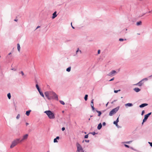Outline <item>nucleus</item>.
Listing matches in <instances>:
<instances>
[{"mask_svg": "<svg viewBox=\"0 0 152 152\" xmlns=\"http://www.w3.org/2000/svg\"><path fill=\"white\" fill-rule=\"evenodd\" d=\"M88 95L87 94H86L84 97V99L85 101H87L88 99Z\"/></svg>", "mask_w": 152, "mask_h": 152, "instance_id": "nucleus-19", "label": "nucleus"}, {"mask_svg": "<svg viewBox=\"0 0 152 152\" xmlns=\"http://www.w3.org/2000/svg\"><path fill=\"white\" fill-rule=\"evenodd\" d=\"M40 94L43 97H44V95L42 91H40L39 92Z\"/></svg>", "mask_w": 152, "mask_h": 152, "instance_id": "nucleus-22", "label": "nucleus"}, {"mask_svg": "<svg viewBox=\"0 0 152 152\" xmlns=\"http://www.w3.org/2000/svg\"><path fill=\"white\" fill-rule=\"evenodd\" d=\"M79 51H80V53H81V50H80Z\"/></svg>", "mask_w": 152, "mask_h": 152, "instance_id": "nucleus-57", "label": "nucleus"}, {"mask_svg": "<svg viewBox=\"0 0 152 152\" xmlns=\"http://www.w3.org/2000/svg\"><path fill=\"white\" fill-rule=\"evenodd\" d=\"M64 112V111H63L62 112L63 113Z\"/></svg>", "mask_w": 152, "mask_h": 152, "instance_id": "nucleus-61", "label": "nucleus"}, {"mask_svg": "<svg viewBox=\"0 0 152 152\" xmlns=\"http://www.w3.org/2000/svg\"><path fill=\"white\" fill-rule=\"evenodd\" d=\"M116 73L115 71L113 70L111 72H110L108 74V75L110 76H113L114 74H115Z\"/></svg>", "mask_w": 152, "mask_h": 152, "instance_id": "nucleus-8", "label": "nucleus"}, {"mask_svg": "<svg viewBox=\"0 0 152 152\" xmlns=\"http://www.w3.org/2000/svg\"><path fill=\"white\" fill-rule=\"evenodd\" d=\"M119 40L120 41H122L124 40V39L122 38H120L119 39Z\"/></svg>", "mask_w": 152, "mask_h": 152, "instance_id": "nucleus-39", "label": "nucleus"}, {"mask_svg": "<svg viewBox=\"0 0 152 152\" xmlns=\"http://www.w3.org/2000/svg\"><path fill=\"white\" fill-rule=\"evenodd\" d=\"M147 80V78L144 79L139 82L137 83V84L138 86H142V85H144V83H145Z\"/></svg>", "mask_w": 152, "mask_h": 152, "instance_id": "nucleus-6", "label": "nucleus"}, {"mask_svg": "<svg viewBox=\"0 0 152 152\" xmlns=\"http://www.w3.org/2000/svg\"><path fill=\"white\" fill-rule=\"evenodd\" d=\"M148 105V104H147L143 103V104H141L139 106V107L140 108H142V107H144Z\"/></svg>", "mask_w": 152, "mask_h": 152, "instance_id": "nucleus-10", "label": "nucleus"}, {"mask_svg": "<svg viewBox=\"0 0 152 152\" xmlns=\"http://www.w3.org/2000/svg\"><path fill=\"white\" fill-rule=\"evenodd\" d=\"M48 115L49 118L50 119H54L55 118V116L54 113L50 110H47L44 112Z\"/></svg>", "mask_w": 152, "mask_h": 152, "instance_id": "nucleus-2", "label": "nucleus"}, {"mask_svg": "<svg viewBox=\"0 0 152 152\" xmlns=\"http://www.w3.org/2000/svg\"><path fill=\"white\" fill-rule=\"evenodd\" d=\"M121 91V90L120 89H119L118 90H114V92L115 93H117L118 91Z\"/></svg>", "mask_w": 152, "mask_h": 152, "instance_id": "nucleus-28", "label": "nucleus"}, {"mask_svg": "<svg viewBox=\"0 0 152 152\" xmlns=\"http://www.w3.org/2000/svg\"><path fill=\"white\" fill-rule=\"evenodd\" d=\"M71 69V67L70 66L66 69V70L68 72H69L70 71Z\"/></svg>", "mask_w": 152, "mask_h": 152, "instance_id": "nucleus-20", "label": "nucleus"}, {"mask_svg": "<svg viewBox=\"0 0 152 152\" xmlns=\"http://www.w3.org/2000/svg\"><path fill=\"white\" fill-rule=\"evenodd\" d=\"M148 143L152 147V142H148Z\"/></svg>", "mask_w": 152, "mask_h": 152, "instance_id": "nucleus-35", "label": "nucleus"}, {"mask_svg": "<svg viewBox=\"0 0 152 152\" xmlns=\"http://www.w3.org/2000/svg\"><path fill=\"white\" fill-rule=\"evenodd\" d=\"M90 120V118H89L88 119V120Z\"/></svg>", "mask_w": 152, "mask_h": 152, "instance_id": "nucleus-59", "label": "nucleus"}, {"mask_svg": "<svg viewBox=\"0 0 152 152\" xmlns=\"http://www.w3.org/2000/svg\"><path fill=\"white\" fill-rule=\"evenodd\" d=\"M118 123L117 122L115 121H114V122H113V124H115V125H117V124H118Z\"/></svg>", "mask_w": 152, "mask_h": 152, "instance_id": "nucleus-34", "label": "nucleus"}, {"mask_svg": "<svg viewBox=\"0 0 152 152\" xmlns=\"http://www.w3.org/2000/svg\"><path fill=\"white\" fill-rule=\"evenodd\" d=\"M124 146L125 147L128 148H129V147L128 145H127L126 144H124Z\"/></svg>", "mask_w": 152, "mask_h": 152, "instance_id": "nucleus-33", "label": "nucleus"}, {"mask_svg": "<svg viewBox=\"0 0 152 152\" xmlns=\"http://www.w3.org/2000/svg\"><path fill=\"white\" fill-rule=\"evenodd\" d=\"M100 53V50H99L98 51V54H99Z\"/></svg>", "mask_w": 152, "mask_h": 152, "instance_id": "nucleus-48", "label": "nucleus"}, {"mask_svg": "<svg viewBox=\"0 0 152 152\" xmlns=\"http://www.w3.org/2000/svg\"><path fill=\"white\" fill-rule=\"evenodd\" d=\"M116 125V126L117 127H118V128H119V126H118V124H117V125Z\"/></svg>", "mask_w": 152, "mask_h": 152, "instance_id": "nucleus-50", "label": "nucleus"}, {"mask_svg": "<svg viewBox=\"0 0 152 152\" xmlns=\"http://www.w3.org/2000/svg\"><path fill=\"white\" fill-rule=\"evenodd\" d=\"M134 90L136 92H139L140 89L138 88H135L134 89Z\"/></svg>", "mask_w": 152, "mask_h": 152, "instance_id": "nucleus-13", "label": "nucleus"}, {"mask_svg": "<svg viewBox=\"0 0 152 152\" xmlns=\"http://www.w3.org/2000/svg\"><path fill=\"white\" fill-rule=\"evenodd\" d=\"M59 102L61 104H62L63 105L65 104V103L63 101H62V100H60Z\"/></svg>", "mask_w": 152, "mask_h": 152, "instance_id": "nucleus-23", "label": "nucleus"}, {"mask_svg": "<svg viewBox=\"0 0 152 152\" xmlns=\"http://www.w3.org/2000/svg\"><path fill=\"white\" fill-rule=\"evenodd\" d=\"M72 23H71V25L72 27V28H73L74 29V28H74V27L73 26H72Z\"/></svg>", "mask_w": 152, "mask_h": 152, "instance_id": "nucleus-47", "label": "nucleus"}, {"mask_svg": "<svg viewBox=\"0 0 152 152\" xmlns=\"http://www.w3.org/2000/svg\"><path fill=\"white\" fill-rule=\"evenodd\" d=\"M80 152H84L83 150L80 151Z\"/></svg>", "mask_w": 152, "mask_h": 152, "instance_id": "nucleus-52", "label": "nucleus"}, {"mask_svg": "<svg viewBox=\"0 0 152 152\" xmlns=\"http://www.w3.org/2000/svg\"><path fill=\"white\" fill-rule=\"evenodd\" d=\"M91 133L93 135H94L96 134L95 132H91Z\"/></svg>", "mask_w": 152, "mask_h": 152, "instance_id": "nucleus-37", "label": "nucleus"}, {"mask_svg": "<svg viewBox=\"0 0 152 152\" xmlns=\"http://www.w3.org/2000/svg\"><path fill=\"white\" fill-rule=\"evenodd\" d=\"M45 95L49 100H50L52 98L57 101L58 100V95L53 92L46 91L45 93Z\"/></svg>", "mask_w": 152, "mask_h": 152, "instance_id": "nucleus-1", "label": "nucleus"}, {"mask_svg": "<svg viewBox=\"0 0 152 152\" xmlns=\"http://www.w3.org/2000/svg\"><path fill=\"white\" fill-rule=\"evenodd\" d=\"M119 108V107H118L113 109L112 110H111L109 113V115L110 116H112L114 114H115L118 110Z\"/></svg>", "mask_w": 152, "mask_h": 152, "instance_id": "nucleus-4", "label": "nucleus"}, {"mask_svg": "<svg viewBox=\"0 0 152 152\" xmlns=\"http://www.w3.org/2000/svg\"><path fill=\"white\" fill-rule=\"evenodd\" d=\"M40 27V26H38L37 27V28H36V29H37L38 28H39Z\"/></svg>", "mask_w": 152, "mask_h": 152, "instance_id": "nucleus-51", "label": "nucleus"}, {"mask_svg": "<svg viewBox=\"0 0 152 152\" xmlns=\"http://www.w3.org/2000/svg\"><path fill=\"white\" fill-rule=\"evenodd\" d=\"M11 54V53H9L8 55H10Z\"/></svg>", "mask_w": 152, "mask_h": 152, "instance_id": "nucleus-56", "label": "nucleus"}, {"mask_svg": "<svg viewBox=\"0 0 152 152\" xmlns=\"http://www.w3.org/2000/svg\"><path fill=\"white\" fill-rule=\"evenodd\" d=\"M36 86L39 92H40V91H41L39 87V86Z\"/></svg>", "mask_w": 152, "mask_h": 152, "instance_id": "nucleus-24", "label": "nucleus"}, {"mask_svg": "<svg viewBox=\"0 0 152 152\" xmlns=\"http://www.w3.org/2000/svg\"><path fill=\"white\" fill-rule=\"evenodd\" d=\"M126 106L131 107L133 106V104L131 103H128L125 104Z\"/></svg>", "mask_w": 152, "mask_h": 152, "instance_id": "nucleus-11", "label": "nucleus"}, {"mask_svg": "<svg viewBox=\"0 0 152 152\" xmlns=\"http://www.w3.org/2000/svg\"><path fill=\"white\" fill-rule=\"evenodd\" d=\"M132 142V141H129L125 142L124 143H126V144H129V143H131Z\"/></svg>", "mask_w": 152, "mask_h": 152, "instance_id": "nucleus-26", "label": "nucleus"}, {"mask_svg": "<svg viewBox=\"0 0 152 152\" xmlns=\"http://www.w3.org/2000/svg\"><path fill=\"white\" fill-rule=\"evenodd\" d=\"M115 121L117 122H119V117H118L117 118L116 120Z\"/></svg>", "mask_w": 152, "mask_h": 152, "instance_id": "nucleus-38", "label": "nucleus"}, {"mask_svg": "<svg viewBox=\"0 0 152 152\" xmlns=\"http://www.w3.org/2000/svg\"><path fill=\"white\" fill-rule=\"evenodd\" d=\"M88 134H86L84 138H88Z\"/></svg>", "mask_w": 152, "mask_h": 152, "instance_id": "nucleus-30", "label": "nucleus"}, {"mask_svg": "<svg viewBox=\"0 0 152 152\" xmlns=\"http://www.w3.org/2000/svg\"><path fill=\"white\" fill-rule=\"evenodd\" d=\"M91 108H92V110H94V105H91Z\"/></svg>", "mask_w": 152, "mask_h": 152, "instance_id": "nucleus-36", "label": "nucleus"}, {"mask_svg": "<svg viewBox=\"0 0 152 152\" xmlns=\"http://www.w3.org/2000/svg\"><path fill=\"white\" fill-rule=\"evenodd\" d=\"M28 123H26V125H27H27H28Z\"/></svg>", "mask_w": 152, "mask_h": 152, "instance_id": "nucleus-53", "label": "nucleus"}, {"mask_svg": "<svg viewBox=\"0 0 152 152\" xmlns=\"http://www.w3.org/2000/svg\"><path fill=\"white\" fill-rule=\"evenodd\" d=\"M31 110L26 111V115L27 116H28L29 115L30 112H31Z\"/></svg>", "mask_w": 152, "mask_h": 152, "instance_id": "nucleus-15", "label": "nucleus"}, {"mask_svg": "<svg viewBox=\"0 0 152 152\" xmlns=\"http://www.w3.org/2000/svg\"><path fill=\"white\" fill-rule=\"evenodd\" d=\"M148 117L146 115H145L144 118L143 119L142 122V125L143 124V123L146 121Z\"/></svg>", "mask_w": 152, "mask_h": 152, "instance_id": "nucleus-9", "label": "nucleus"}, {"mask_svg": "<svg viewBox=\"0 0 152 152\" xmlns=\"http://www.w3.org/2000/svg\"><path fill=\"white\" fill-rule=\"evenodd\" d=\"M102 127V125L101 123L99 124L97 126V129L98 130H100L101 129Z\"/></svg>", "mask_w": 152, "mask_h": 152, "instance_id": "nucleus-14", "label": "nucleus"}, {"mask_svg": "<svg viewBox=\"0 0 152 152\" xmlns=\"http://www.w3.org/2000/svg\"><path fill=\"white\" fill-rule=\"evenodd\" d=\"M94 99H92L91 101V105H94Z\"/></svg>", "mask_w": 152, "mask_h": 152, "instance_id": "nucleus-25", "label": "nucleus"}, {"mask_svg": "<svg viewBox=\"0 0 152 152\" xmlns=\"http://www.w3.org/2000/svg\"><path fill=\"white\" fill-rule=\"evenodd\" d=\"M56 14V12H54L53 13V16H52L53 19L54 18H56L57 16V15Z\"/></svg>", "mask_w": 152, "mask_h": 152, "instance_id": "nucleus-12", "label": "nucleus"}, {"mask_svg": "<svg viewBox=\"0 0 152 152\" xmlns=\"http://www.w3.org/2000/svg\"><path fill=\"white\" fill-rule=\"evenodd\" d=\"M21 74H22V75L23 76L24 75V73L23 72V71H21Z\"/></svg>", "mask_w": 152, "mask_h": 152, "instance_id": "nucleus-43", "label": "nucleus"}, {"mask_svg": "<svg viewBox=\"0 0 152 152\" xmlns=\"http://www.w3.org/2000/svg\"><path fill=\"white\" fill-rule=\"evenodd\" d=\"M144 113H145L144 110H142V112L141 115H143L144 114Z\"/></svg>", "mask_w": 152, "mask_h": 152, "instance_id": "nucleus-32", "label": "nucleus"}, {"mask_svg": "<svg viewBox=\"0 0 152 152\" xmlns=\"http://www.w3.org/2000/svg\"><path fill=\"white\" fill-rule=\"evenodd\" d=\"M17 46L18 50L19 52H20V47L19 44L18 43V44H17Z\"/></svg>", "mask_w": 152, "mask_h": 152, "instance_id": "nucleus-16", "label": "nucleus"}, {"mask_svg": "<svg viewBox=\"0 0 152 152\" xmlns=\"http://www.w3.org/2000/svg\"><path fill=\"white\" fill-rule=\"evenodd\" d=\"M108 103H109V102H108L107 103V104H106V106H107V105H108Z\"/></svg>", "mask_w": 152, "mask_h": 152, "instance_id": "nucleus-54", "label": "nucleus"}, {"mask_svg": "<svg viewBox=\"0 0 152 152\" xmlns=\"http://www.w3.org/2000/svg\"><path fill=\"white\" fill-rule=\"evenodd\" d=\"M28 135L27 134H26L24 135L23 137L20 140V142H22L24 140H26L28 138Z\"/></svg>", "mask_w": 152, "mask_h": 152, "instance_id": "nucleus-7", "label": "nucleus"}, {"mask_svg": "<svg viewBox=\"0 0 152 152\" xmlns=\"http://www.w3.org/2000/svg\"><path fill=\"white\" fill-rule=\"evenodd\" d=\"M102 125L104 126H105L106 125V123L105 122H104L102 124Z\"/></svg>", "mask_w": 152, "mask_h": 152, "instance_id": "nucleus-44", "label": "nucleus"}, {"mask_svg": "<svg viewBox=\"0 0 152 152\" xmlns=\"http://www.w3.org/2000/svg\"><path fill=\"white\" fill-rule=\"evenodd\" d=\"M79 48H78L77 50V51H76V53H77L78 52V51H79Z\"/></svg>", "mask_w": 152, "mask_h": 152, "instance_id": "nucleus-49", "label": "nucleus"}, {"mask_svg": "<svg viewBox=\"0 0 152 152\" xmlns=\"http://www.w3.org/2000/svg\"><path fill=\"white\" fill-rule=\"evenodd\" d=\"M76 145L77 148V152H80V151L83 150L81 146L78 143H77Z\"/></svg>", "mask_w": 152, "mask_h": 152, "instance_id": "nucleus-5", "label": "nucleus"}, {"mask_svg": "<svg viewBox=\"0 0 152 152\" xmlns=\"http://www.w3.org/2000/svg\"><path fill=\"white\" fill-rule=\"evenodd\" d=\"M85 142H89V140H85Z\"/></svg>", "mask_w": 152, "mask_h": 152, "instance_id": "nucleus-41", "label": "nucleus"}, {"mask_svg": "<svg viewBox=\"0 0 152 152\" xmlns=\"http://www.w3.org/2000/svg\"><path fill=\"white\" fill-rule=\"evenodd\" d=\"M151 114V112H150L148 114H146V115L149 117L150 115Z\"/></svg>", "mask_w": 152, "mask_h": 152, "instance_id": "nucleus-31", "label": "nucleus"}, {"mask_svg": "<svg viewBox=\"0 0 152 152\" xmlns=\"http://www.w3.org/2000/svg\"><path fill=\"white\" fill-rule=\"evenodd\" d=\"M142 23V22L141 21H139L136 24L137 26H139L141 25Z\"/></svg>", "mask_w": 152, "mask_h": 152, "instance_id": "nucleus-17", "label": "nucleus"}, {"mask_svg": "<svg viewBox=\"0 0 152 152\" xmlns=\"http://www.w3.org/2000/svg\"><path fill=\"white\" fill-rule=\"evenodd\" d=\"M14 20L15 21H17V20H16V19H15Z\"/></svg>", "mask_w": 152, "mask_h": 152, "instance_id": "nucleus-55", "label": "nucleus"}, {"mask_svg": "<svg viewBox=\"0 0 152 152\" xmlns=\"http://www.w3.org/2000/svg\"><path fill=\"white\" fill-rule=\"evenodd\" d=\"M54 142H58V141H57V139H56V138H55L54 139Z\"/></svg>", "mask_w": 152, "mask_h": 152, "instance_id": "nucleus-29", "label": "nucleus"}, {"mask_svg": "<svg viewBox=\"0 0 152 152\" xmlns=\"http://www.w3.org/2000/svg\"><path fill=\"white\" fill-rule=\"evenodd\" d=\"M20 142V139H16L12 142V144L10 146V148H13Z\"/></svg>", "mask_w": 152, "mask_h": 152, "instance_id": "nucleus-3", "label": "nucleus"}, {"mask_svg": "<svg viewBox=\"0 0 152 152\" xmlns=\"http://www.w3.org/2000/svg\"><path fill=\"white\" fill-rule=\"evenodd\" d=\"M11 69L14 71H15L16 70V69L15 68H14L12 69Z\"/></svg>", "mask_w": 152, "mask_h": 152, "instance_id": "nucleus-40", "label": "nucleus"}, {"mask_svg": "<svg viewBox=\"0 0 152 152\" xmlns=\"http://www.w3.org/2000/svg\"><path fill=\"white\" fill-rule=\"evenodd\" d=\"M84 141V140H83V142Z\"/></svg>", "mask_w": 152, "mask_h": 152, "instance_id": "nucleus-60", "label": "nucleus"}, {"mask_svg": "<svg viewBox=\"0 0 152 152\" xmlns=\"http://www.w3.org/2000/svg\"><path fill=\"white\" fill-rule=\"evenodd\" d=\"M56 139H59V137L58 136H57L56 138Z\"/></svg>", "mask_w": 152, "mask_h": 152, "instance_id": "nucleus-45", "label": "nucleus"}, {"mask_svg": "<svg viewBox=\"0 0 152 152\" xmlns=\"http://www.w3.org/2000/svg\"><path fill=\"white\" fill-rule=\"evenodd\" d=\"M114 79V77L113 78H112L109 81H112V80H113Z\"/></svg>", "mask_w": 152, "mask_h": 152, "instance_id": "nucleus-46", "label": "nucleus"}, {"mask_svg": "<svg viewBox=\"0 0 152 152\" xmlns=\"http://www.w3.org/2000/svg\"><path fill=\"white\" fill-rule=\"evenodd\" d=\"M36 86H38V84H36Z\"/></svg>", "mask_w": 152, "mask_h": 152, "instance_id": "nucleus-58", "label": "nucleus"}, {"mask_svg": "<svg viewBox=\"0 0 152 152\" xmlns=\"http://www.w3.org/2000/svg\"><path fill=\"white\" fill-rule=\"evenodd\" d=\"M20 115L19 114H18L16 117V119H19L20 117Z\"/></svg>", "mask_w": 152, "mask_h": 152, "instance_id": "nucleus-27", "label": "nucleus"}, {"mask_svg": "<svg viewBox=\"0 0 152 152\" xmlns=\"http://www.w3.org/2000/svg\"><path fill=\"white\" fill-rule=\"evenodd\" d=\"M96 112L98 113V116H100L102 114L101 112L100 111L98 110H96Z\"/></svg>", "mask_w": 152, "mask_h": 152, "instance_id": "nucleus-21", "label": "nucleus"}, {"mask_svg": "<svg viewBox=\"0 0 152 152\" xmlns=\"http://www.w3.org/2000/svg\"><path fill=\"white\" fill-rule=\"evenodd\" d=\"M7 96L9 99H11V96L10 93H9L7 94Z\"/></svg>", "mask_w": 152, "mask_h": 152, "instance_id": "nucleus-18", "label": "nucleus"}, {"mask_svg": "<svg viewBox=\"0 0 152 152\" xmlns=\"http://www.w3.org/2000/svg\"><path fill=\"white\" fill-rule=\"evenodd\" d=\"M65 130V128L64 127H62V131H64Z\"/></svg>", "mask_w": 152, "mask_h": 152, "instance_id": "nucleus-42", "label": "nucleus"}]
</instances>
